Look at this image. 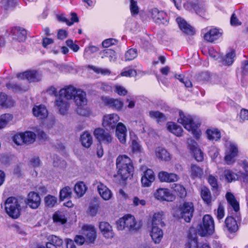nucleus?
Masks as SVG:
<instances>
[{"instance_id":"obj_1","label":"nucleus","mask_w":248,"mask_h":248,"mask_svg":"<svg viewBox=\"0 0 248 248\" xmlns=\"http://www.w3.org/2000/svg\"><path fill=\"white\" fill-rule=\"evenodd\" d=\"M116 223L119 231L127 229L129 231H134L140 229V226L137 224L134 217L129 214L119 218Z\"/></svg>"},{"instance_id":"obj_2","label":"nucleus","mask_w":248,"mask_h":248,"mask_svg":"<svg viewBox=\"0 0 248 248\" xmlns=\"http://www.w3.org/2000/svg\"><path fill=\"white\" fill-rule=\"evenodd\" d=\"M180 118L178 119V122L182 124L185 129L197 138L200 136V130L198 128L199 125L193 122L192 117L190 116H186L183 112H179Z\"/></svg>"},{"instance_id":"obj_3","label":"nucleus","mask_w":248,"mask_h":248,"mask_svg":"<svg viewBox=\"0 0 248 248\" xmlns=\"http://www.w3.org/2000/svg\"><path fill=\"white\" fill-rule=\"evenodd\" d=\"M74 100L77 106V113L81 116L88 115L89 111L85 108L87 104L86 93L82 90H78L74 95Z\"/></svg>"},{"instance_id":"obj_4","label":"nucleus","mask_w":248,"mask_h":248,"mask_svg":"<svg viewBox=\"0 0 248 248\" xmlns=\"http://www.w3.org/2000/svg\"><path fill=\"white\" fill-rule=\"evenodd\" d=\"M6 213L13 218H18L20 215V205L17 199L11 197L5 202Z\"/></svg>"},{"instance_id":"obj_5","label":"nucleus","mask_w":248,"mask_h":248,"mask_svg":"<svg viewBox=\"0 0 248 248\" xmlns=\"http://www.w3.org/2000/svg\"><path fill=\"white\" fill-rule=\"evenodd\" d=\"M198 231L202 236L212 234L215 229L214 222L210 215H204L202 218V223L199 226Z\"/></svg>"},{"instance_id":"obj_6","label":"nucleus","mask_w":248,"mask_h":248,"mask_svg":"<svg viewBox=\"0 0 248 248\" xmlns=\"http://www.w3.org/2000/svg\"><path fill=\"white\" fill-rule=\"evenodd\" d=\"M194 211L193 203L191 202H185L179 206L178 217L183 218L186 222H189L193 217Z\"/></svg>"},{"instance_id":"obj_7","label":"nucleus","mask_w":248,"mask_h":248,"mask_svg":"<svg viewBox=\"0 0 248 248\" xmlns=\"http://www.w3.org/2000/svg\"><path fill=\"white\" fill-rule=\"evenodd\" d=\"M238 154V148L236 144L229 142L225 151L224 160L228 165H231L235 161V157Z\"/></svg>"},{"instance_id":"obj_8","label":"nucleus","mask_w":248,"mask_h":248,"mask_svg":"<svg viewBox=\"0 0 248 248\" xmlns=\"http://www.w3.org/2000/svg\"><path fill=\"white\" fill-rule=\"evenodd\" d=\"M119 120L120 117L117 114H106L103 118L102 125L107 130H113L119 123Z\"/></svg>"},{"instance_id":"obj_9","label":"nucleus","mask_w":248,"mask_h":248,"mask_svg":"<svg viewBox=\"0 0 248 248\" xmlns=\"http://www.w3.org/2000/svg\"><path fill=\"white\" fill-rule=\"evenodd\" d=\"M94 135L100 144H101V142H102L108 144L113 141V138L112 135L106 131L103 128H98L95 129L94 131Z\"/></svg>"},{"instance_id":"obj_10","label":"nucleus","mask_w":248,"mask_h":248,"mask_svg":"<svg viewBox=\"0 0 248 248\" xmlns=\"http://www.w3.org/2000/svg\"><path fill=\"white\" fill-rule=\"evenodd\" d=\"M16 77L20 79H26L30 82H37L41 80V76L35 70L27 71L23 73H18Z\"/></svg>"},{"instance_id":"obj_11","label":"nucleus","mask_w":248,"mask_h":248,"mask_svg":"<svg viewBox=\"0 0 248 248\" xmlns=\"http://www.w3.org/2000/svg\"><path fill=\"white\" fill-rule=\"evenodd\" d=\"M99 229L103 236L107 239H111L114 236L112 227L107 222L101 221L99 223Z\"/></svg>"},{"instance_id":"obj_12","label":"nucleus","mask_w":248,"mask_h":248,"mask_svg":"<svg viewBox=\"0 0 248 248\" xmlns=\"http://www.w3.org/2000/svg\"><path fill=\"white\" fill-rule=\"evenodd\" d=\"M155 180V175L152 170L148 169L144 171L142 174L141 182L144 187L151 186L152 183Z\"/></svg>"},{"instance_id":"obj_13","label":"nucleus","mask_w":248,"mask_h":248,"mask_svg":"<svg viewBox=\"0 0 248 248\" xmlns=\"http://www.w3.org/2000/svg\"><path fill=\"white\" fill-rule=\"evenodd\" d=\"M82 233L91 243H93L96 237V230L93 225H85L82 228Z\"/></svg>"},{"instance_id":"obj_14","label":"nucleus","mask_w":248,"mask_h":248,"mask_svg":"<svg viewBox=\"0 0 248 248\" xmlns=\"http://www.w3.org/2000/svg\"><path fill=\"white\" fill-rule=\"evenodd\" d=\"M115 128L116 136L119 141L122 144L125 143L127 136V129L125 126L122 123H119Z\"/></svg>"},{"instance_id":"obj_15","label":"nucleus","mask_w":248,"mask_h":248,"mask_svg":"<svg viewBox=\"0 0 248 248\" xmlns=\"http://www.w3.org/2000/svg\"><path fill=\"white\" fill-rule=\"evenodd\" d=\"M94 185H97L98 193L104 200L108 201L111 198L112 195L111 191L104 184L96 181Z\"/></svg>"},{"instance_id":"obj_16","label":"nucleus","mask_w":248,"mask_h":248,"mask_svg":"<svg viewBox=\"0 0 248 248\" xmlns=\"http://www.w3.org/2000/svg\"><path fill=\"white\" fill-rule=\"evenodd\" d=\"M41 199L38 193L31 192L29 193L27 204L31 208L36 209L40 204Z\"/></svg>"},{"instance_id":"obj_17","label":"nucleus","mask_w":248,"mask_h":248,"mask_svg":"<svg viewBox=\"0 0 248 248\" xmlns=\"http://www.w3.org/2000/svg\"><path fill=\"white\" fill-rule=\"evenodd\" d=\"M55 106L61 114H65L68 110L70 104L65 98L59 96L55 101Z\"/></svg>"},{"instance_id":"obj_18","label":"nucleus","mask_w":248,"mask_h":248,"mask_svg":"<svg viewBox=\"0 0 248 248\" xmlns=\"http://www.w3.org/2000/svg\"><path fill=\"white\" fill-rule=\"evenodd\" d=\"M11 33L13 39L19 42H24L27 38V32L25 30L19 27H15L12 29Z\"/></svg>"},{"instance_id":"obj_19","label":"nucleus","mask_w":248,"mask_h":248,"mask_svg":"<svg viewBox=\"0 0 248 248\" xmlns=\"http://www.w3.org/2000/svg\"><path fill=\"white\" fill-rule=\"evenodd\" d=\"M152 17L155 22L165 24L167 21L165 19L166 14L163 11H159L156 8H153L150 10Z\"/></svg>"},{"instance_id":"obj_20","label":"nucleus","mask_w":248,"mask_h":248,"mask_svg":"<svg viewBox=\"0 0 248 248\" xmlns=\"http://www.w3.org/2000/svg\"><path fill=\"white\" fill-rule=\"evenodd\" d=\"M176 21L180 29L184 33L189 35H193L194 34V29L184 19L181 17H177Z\"/></svg>"},{"instance_id":"obj_21","label":"nucleus","mask_w":248,"mask_h":248,"mask_svg":"<svg viewBox=\"0 0 248 248\" xmlns=\"http://www.w3.org/2000/svg\"><path fill=\"white\" fill-rule=\"evenodd\" d=\"M158 177L161 182L171 183L176 182L179 177L175 173H168L166 171H161L158 173Z\"/></svg>"},{"instance_id":"obj_22","label":"nucleus","mask_w":248,"mask_h":248,"mask_svg":"<svg viewBox=\"0 0 248 248\" xmlns=\"http://www.w3.org/2000/svg\"><path fill=\"white\" fill-rule=\"evenodd\" d=\"M33 115L39 119H44L48 116V111L46 107L40 105L35 106L32 108Z\"/></svg>"},{"instance_id":"obj_23","label":"nucleus","mask_w":248,"mask_h":248,"mask_svg":"<svg viewBox=\"0 0 248 248\" xmlns=\"http://www.w3.org/2000/svg\"><path fill=\"white\" fill-rule=\"evenodd\" d=\"M77 91L74 87L68 86L60 90L59 96L68 100L71 99L73 97H74V95Z\"/></svg>"},{"instance_id":"obj_24","label":"nucleus","mask_w":248,"mask_h":248,"mask_svg":"<svg viewBox=\"0 0 248 248\" xmlns=\"http://www.w3.org/2000/svg\"><path fill=\"white\" fill-rule=\"evenodd\" d=\"M155 197L156 199L161 201H169L171 200V195L169 190L167 188H159L155 193Z\"/></svg>"},{"instance_id":"obj_25","label":"nucleus","mask_w":248,"mask_h":248,"mask_svg":"<svg viewBox=\"0 0 248 248\" xmlns=\"http://www.w3.org/2000/svg\"><path fill=\"white\" fill-rule=\"evenodd\" d=\"M102 100L106 105L117 110H120L123 106V102L118 99H114L109 97H103Z\"/></svg>"},{"instance_id":"obj_26","label":"nucleus","mask_w":248,"mask_h":248,"mask_svg":"<svg viewBox=\"0 0 248 248\" xmlns=\"http://www.w3.org/2000/svg\"><path fill=\"white\" fill-rule=\"evenodd\" d=\"M150 235L155 243L158 244L163 237V233L158 226H152Z\"/></svg>"},{"instance_id":"obj_27","label":"nucleus","mask_w":248,"mask_h":248,"mask_svg":"<svg viewBox=\"0 0 248 248\" xmlns=\"http://www.w3.org/2000/svg\"><path fill=\"white\" fill-rule=\"evenodd\" d=\"M133 166L131 159L126 155H120L116 159L117 169Z\"/></svg>"},{"instance_id":"obj_28","label":"nucleus","mask_w":248,"mask_h":248,"mask_svg":"<svg viewBox=\"0 0 248 248\" xmlns=\"http://www.w3.org/2000/svg\"><path fill=\"white\" fill-rule=\"evenodd\" d=\"M225 226L230 232L237 231L238 227L235 219L232 217H228L225 219Z\"/></svg>"},{"instance_id":"obj_29","label":"nucleus","mask_w":248,"mask_h":248,"mask_svg":"<svg viewBox=\"0 0 248 248\" xmlns=\"http://www.w3.org/2000/svg\"><path fill=\"white\" fill-rule=\"evenodd\" d=\"M221 35V34L216 29L211 30L205 34L204 38L208 42H213L217 40Z\"/></svg>"},{"instance_id":"obj_30","label":"nucleus","mask_w":248,"mask_h":248,"mask_svg":"<svg viewBox=\"0 0 248 248\" xmlns=\"http://www.w3.org/2000/svg\"><path fill=\"white\" fill-rule=\"evenodd\" d=\"M167 129L169 131L177 137H181L182 136L183 130L182 127L173 122L168 123Z\"/></svg>"},{"instance_id":"obj_31","label":"nucleus","mask_w":248,"mask_h":248,"mask_svg":"<svg viewBox=\"0 0 248 248\" xmlns=\"http://www.w3.org/2000/svg\"><path fill=\"white\" fill-rule=\"evenodd\" d=\"M226 200L229 204L232 207L236 212L239 210V204L236 200L234 196L231 192H227L226 194Z\"/></svg>"},{"instance_id":"obj_32","label":"nucleus","mask_w":248,"mask_h":248,"mask_svg":"<svg viewBox=\"0 0 248 248\" xmlns=\"http://www.w3.org/2000/svg\"><path fill=\"white\" fill-rule=\"evenodd\" d=\"M80 141L83 146L89 148L93 143V138L90 133L88 132H84L80 136Z\"/></svg>"},{"instance_id":"obj_33","label":"nucleus","mask_w":248,"mask_h":248,"mask_svg":"<svg viewBox=\"0 0 248 248\" xmlns=\"http://www.w3.org/2000/svg\"><path fill=\"white\" fill-rule=\"evenodd\" d=\"M149 116L152 119H156L158 124L165 122L167 120V117L165 115L159 111H150L149 112Z\"/></svg>"},{"instance_id":"obj_34","label":"nucleus","mask_w":248,"mask_h":248,"mask_svg":"<svg viewBox=\"0 0 248 248\" xmlns=\"http://www.w3.org/2000/svg\"><path fill=\"white\" fill-rule=\"evenodd\" d=\"M155 155L157 158L163 161H169L170 159L169 153L165 149L157 147L155 149Z\"/></svg>"},{"instance_id":"obj_35","label":"nucleus","mask_w":248,"mask_h":248,"mask_svg":"<svg viewBox=\"0 0 248 248\" xmlns=\"http://www.w3.org/2000/svg\"><path fill=\"white\" fill-rule=\"evenodd\" d=\"M133 166H129L118 169V174L120 175L122 179H126L130 176L133 171Z\"/></svg>"},{"instance_id":"obj_36","label":"nucleus","mask_w":248,"mask_h":248,"mask_svg":"<svg viewBox=\"0 0 248 248\" xmlns=\"http://www.w3.org/2000/svg\"><path fill=\"white\" fill-rule=\"evenodd\" d=\"M190 177L192 179L201 178L203 174V170L199 166L192 164L190 167Z\"/></svg>"},{"instance_id":"obj_37","label":"nucleus","mask_w":248,"mask_h":248,"mask_svg":"<svg viewBox=\"0 0 248 248\" xmlns=\"http://www.w3.org/2000/svg\"><path fill=\"white\" fill-rule=\"evenodd\" d=\"M207 138L209 140H217L220 138L221 135L219 131L216 128L208 129L206 130Z\"/></svg>"},{"instance_id":"obj_38","label":"nucleus","mask_w":248,"mask_h":248,"mask_svg":"<svg viewBox=\"0 0 248 248\" xmlns=\"http://www.w3.org/2000/svg\"><path fill=\"white\" fill-rule=\"evenodd\" d=\"M163 218V213L162 212L155 213L152 219V226L159 225L161 227L164 226L165 224L164 222L162 221Z\"/></svg>"},{"instance_id":"obj_39","label":"nucleus","mask_w":248,"mask_h":248,"mask_svg":"<svg viewBox=\"0 0 248 248\" xmlns=\"http://www.w3.org/2000/svg\"><path fill=\"white\" fill-rule=\"evenodd\" d=\"M87 188L85 184L80 182L77 183L75 186V191L78 197H81L83 196Z\"/></svg>"},{"instance_id":"obj_40","label":"nucleus","mask_w":248,"mask_h":248,"mask_svg":"<svg viewBox=\"0 0 248 248\" xmlns=\"http://www.w3.org/2000/svg\"><path fill=\"white\" fill-rule=\"evenodd\" d=\"M14 101L11 99H8L6 94L4 93H0V106L3 108H8L13 106Z\"/></svg>"},{"instance_id":"obj_41","label":"nucleus","mask_w":248,"mask_h":248,"mask_svg":"<svg viewBox=\"0 0 248 248\" xmlns=\"http://www.w3.org/2000/svg\"><path fill=\"white\" fill-rule=\"evenodd\" d=\"M172 188L173 189L180 198H183L186 196V190L182 185L177 184H173L172 185Z\"/></svg>"},{"instance_id":"obj_42","label":"nucleus","mask_w":248,"mask_h":248,"mask_svg":"<svg viewBox=\"0 0 248 248\" xmlns=\"http://www.w3.org/2000/svg\"><path fill=\"white\" fill-rule=\"evenodd\" d=\"M201 195L205 202L209 204L211 202L212 197L210 190L207 187H203L201 189Z\"/></svg>"},{"instance_id":"obj_43","label":"nucleus","mask_w":248,"mask_h":248,"mask_svg":"<svg viewBox=\"0 0 248 248\" xmlns=\"http://www.w3.org/2000/svg\"><path fill=\"white\" fill-rule=\"evenodd\" d=\"M25 144H29L33 143L36 139V135L32 132L27 131L22 133Z\"/></svg>"},{"instance_id":"obj_44","label":"nucleus","mask_w":248,"mask_h":248,"mask_svg":"<svg viewBox=\"0 0 248 248\" xmlns=\"http://www.w3.org/2000/svg\"><path fill=\"white\" fill-rule=\"evenodd\" d=\"M223 175L226 180L229 183L235 181L237 179V174L230 170H224Z\"/></svg>"},{"instance_id":"obj_45","label":"nucleus","mask_w":248,"mask_h":248,"mask_svg":"<svg viewBox=\"0 0 248 248\" xmlns=\"http://www.w3.org/2000/svg\"><path fill=\"white\" fill-rule=\"evenodd\" d=\"M13 119V116L8 113L1 115L0 116V129L4 128Z\"/></svg>"},{"instance_id":"obj_46","label":"nucleus","mask_w":248,"mask_h":248,"mask_svg":"<svg viewBox=\"0 0 248 248\" xmlns=\"http://www.w3.org/2000/svg\"><path fill=\"white\" fill-rule=\"evenodd\" d=\"M72 195V189L68 186H65L62 189L60 192V198L61 200L66 198H69Z\"/></svg>"},{"instance_id":"obj_47","label":"nucleus","mask_w":248,"mask_h":248,"mask_svg":"<svg viewBox=\"0 0 248 248\" xmlns=\"http://www.w3.org/2000/svg\"><path fill=\"white\" fill-rule=\"evenodd\" d=\"M6 86L8 89L12 90L14 92H25L28 90L27 88L22 87L19 85L13 83H8Z\"/></svg>"},{"instance_id":"obj_48","label":"nucleus","mask_w":248,"mask_h":248,"mask_svg":"<svg viewBox=\"0 0 248 248\" xmlns=\"http://www.w3.org/2000/svg\"><path fill=\"white\" fill-rule=\"evenodd\" d=\"M235 57L234 51H232L227 53L223 59V63L225 65H231L233 62V58Z\"/></svg>"},{"instance_id":"obj_49","label":"nucleus","mask_w":248,"mask_h":248,"mask_svg":"<svg viewBox=\"0 0 248 248\" xmlns=\"http://www.w3.org/2000/svg\"><path fill=\"white\" fill-rule=\"evenodd\" d=\"M186 248H198V241L197 238L192 237L190 235L188 236V241L186 244Z\"/></svg>"},{"instance_id":"obj_50","label":"nucleus","mask_w":248,"mask_h":248,"mask_svg":"<svg viewBox=\"0 0 248 248\" xmlns=\"http://www.w3.org/2000/svg\"><path fill=\"white\" fill-rule=\"evenodd\" d=\"M137 56L136 49L131 48L127 50L125 54V61H131Z\"/></svg>"},{"instance_id":"obj_51","label":"nucleus","mask_w":248,"mask_h":248,"mask_svg":"<svg viewBox=\"0 0 248 248\" xmlns=\"http://www.w3.org/2000/svg\"><path fill=\"white\" fill-rule=\"evenodd\" d=\"M48 242L52 244L55 245L58 247H61L63 244L62 239L59 238L55 235H50L48 238Z\"/></svg>"},{"instance_id":"obj_52","label":"nucleus","mask_w":248,"mask_h":248,"mask_svg":"<svg viewBox=\"0 0 248 248\" xmlns=\"http://www.w3.org/2000/svg\"><path fill=\"white\" fill-rule=\"evenodd\" d=\"M45 203L48 207H53L57 202V199L54 196L47 195L45 199Z\"/></svg>"},{"instance_id":"obj_53","label":"nucleus","mask_w":248,"mask_h":248,"mask_svg":"<svg viewBox=\"0 0 248 248\" xmlns=\"http://www.w3.org/2000/svg\"><path fill=\"white\" fill-rule=\"evenodd\" d=\"M104 56L108 57L110 62L114 61L116 59V52L112 49H107L104 51Z\"/></svg>"},{"instance_id":"obj_54","label":"nucleus","mask_w":248,"mask_h":248,"mask_svg":"<svg viewBox=\"0 0 248 248\" xmlns=\"http://www.w3.org/2000/svg\"><path fill=\"white\" fill-rule=\"evenodd\" d=\"M54 222L60 223L62 224L65 223L66 221L64 215L62 214L56 213L53 217Z\"/></svg>"},{"instance_id":"obj_55","label":"nucleus","mask_w":248,"mask_h":248,"mask_svg":"<svg viewBox=\"0 0 248 248\" xmlns=\"http://www.w3.org/2000/svg\"><path fill=\"white\" fill-rule=\"evenodd\" d=\"M130 9L132 15H136L139 14V8L137 5V1L134 0H130Z\"/></svg>"},{"instance_id":"obj_56","label":"nucleus","mask_w":248,"mask_h":248,"mask_svg":"<svg viewBox=\"0 0 248 248\" xmlns=\"http://www.w3.org/2000/svg\"><path fill=\"white\" fill-rule=\"evenodd\" d=\"M89 67L97 74L101 73L103 75H107L110 74V71L107 69L96 67L94 66H89Z\"/></svg>"},{"instance_id":"obj_57","label":"nucleus","mask_w":248,"mask_h":248,"mask_svg":"<svg viewBox=\"0 0 248 248\" xmlns=\"http://www.w3.org/2000/svg\"><path fill=\"white\" fill-rule=\"evenodd\" d=\"M118 41L114 38H108L103 41L102 45L103 47H108L117 44Z\"/></svg>"},{"instance_id":"obj_58","label":"nucleus","mask_w":248,"mask_h":248,"mask_svg":"<svg viewBox=\"0 0 248 248\" xmlns=\"http://www.w3.org/2000/svg\"><path fill=\"white\" fill-rule=\"evenodd\" d=\"M208 182L213 188L216 189L217 188V180L215 176L212 175H210L208 178Z\"/></svg>"},{"instance_id":"obj_59","label":"nucleus","mask_w":248,"mask_h":248,"mask_svg":"<svg viewBox=\"0 0 248 248\" xmlns=\"http://www.w3.org/2000/svg\"><path fill=\"white\" fill-rule=\"evenodd\" d=\"M13 140L18 145H21L25 143L22 133L15 135L14 137Z\"/></svg>"},{"instance_id":"obj_60","label":"nucleus","mask_w":248,"mask_h":248,"mask_svg":"<svg viewBox=\"0 0 248 248\" xmlns=\"http://www.w3.org/2000/svg\"><path fill=\"white\" fill-rule=\"evenodd\" d=\"M210 78V75L207 72H202L197 77V79L199 81H207Z\"/></svg>"},{"instance_id":"obj_61","label":"nucleus","mask_w":248,"mask_h":248,"mask_svg":"<svg viewBox=\"0 0 248 248\" xmlns=\"http://www.w3.org/2000/svg\"><path fill=\"white\" fill-rule=\"evenodd\" d=\"M195 159L198 161H202L203 159V155L200 149H196L193 152Z\"/></svg>"},{"instance_id":"obj_62","label":"nucleus","mask_w":248,"mask_h":248,"mask_svg":"<svg viewBox=\"0 0 248 248\" xmlns=\"http://www.w3.org/2000/svg\"><path fill=\"white\" fill-rule=\"evenodd\" d=\"M132 201V205L134 206H138L139 205L144 206L146 203V202L144 200H140L138 197H134L133 198Z\"/></svg>"},{"instance_id":"obj_63","label":"nucleus","mask_w":248,"mask_h":248,"mask_svg":"<svg viewBox=\"0 0 248 248\" xmlns=\"http://www.w3.org/2000/svg\"><path fill=\"white\" fill-rule=\"evenodd\" d=\"M99 208L98 204L91 205L89 207V214L92 216H95Z\"/></svg>"},{"instance_id":"obj_64","label":"nucleus","mask_w":248,"mask_h":248,"mask_svg":"<svg viewBox=\"0 0 248 248\" xmlns=\"http://www.w3.org/2000/svg\"><path fill=\"white\" fill-rule=\"evenodd\" d=\"M187 144L190 150L192 152L195 151L196 149H199L197 143L192 139L187 140Z\"/></svg>"}]
</instances>
